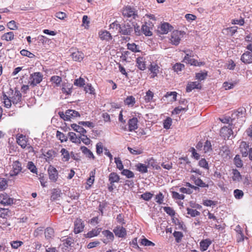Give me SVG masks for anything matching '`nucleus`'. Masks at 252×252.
Returning <instances> with one entry per match:
<instances>
[{
  "label": "nucleus",
  "instance_id": "obj_57",
  "mask_svg": "<svg viewBox=\"0 0 252 252\" xmlns=\"http://www.w3.org/2000/svg\"><path fill=\"white\" fill-rule=\"evenodd\" d=\"M20 53L22 56L28 57L30 58H33L35 57V55L33 54L25 49L22 50L20 51Z\"/></svg>",
  "mask_w": 252,
  "mask_h": 252
},
{
  "label": "nucleus",
  "instance_id": "obj_3",
  "mask_svg": "<svg viewBox=\"0 0 252 252\" xmlns=\"http://www.w3.org/2000/svg\"><path fill=\"white\" fill-rule=\"evenodd\" d=\"M22 163L19 160L14 161L12 164V169L10 171V177H14L19 175L22 170Z\"/></svg>",
  "mask_w": 252,
  "mask_h": 252
},
{
  "label": "nucleus",
  "instance_id": "obj_17",
  "mask_svg": "<svg viewBox=\"0 0 252 252\" xmlns=\"http://www.w3.org/2000/svg\"><path fill=\"white\" fill-rule=\"evenodd\" d=\"M7 94L8 95H7L5 93L3 92L1 98L3 100V103L4 104V107L7 108H9L11 106L12 102L11 100V98L10 97V94L8 92H7Z\"/></svg>",
  "mask_w": 252,
  "mask_h": 252
},
{
  "label": "nucleus",
  "instance_id": "obj_13",
  "mask_svg": "<svg viewBox=\"0 0 252 252\" xmlns=\"http://www.w3.org/2000/svg\"><path fill=\"white\" fill-rule=\"evenodd\" d=\"M232 134L233 131L232 129L227 126H223L220 130V135L224 139H229Z\"/></svg>",
  "mask_w": 252,
  "mask_h": 252
},
{
  "label": "nucleus",
  "instance_id": "obj_21",
  "mask_svg": "<svg viewBox=\"0 0 252 252\" xmlns=\"http://www.w3.org/2000/svg\"><path fill=\"white\" fill-rule=\"evenodd\" d=\"M201 84L198 82H189L187 85L186 92L189 93L194 89H201Z\"/></svg>",
  "mask_w": 252,
  "mask_h": 252
},
{
  "label": "nucleus",
  "instance_id": "obj_44",
  "mask_svg": "<svg viewBox=\"0 0 252 252\" xmlns=\"http://www.w3.org/2000/svg\"><path fill=\"white\" fill-rule=\"evenodd\" d=\"M136 167L138 171L144 173L148 172V166L141 163H139L136 165Z\"/></svg>",
  "mask_w": 252,
  "mask_h": 252
},
{
  "label": "nucleus",
  "instance_id": "obj_11",
  "mask_svg": "<svg viewBox=\"0 0 252 252\" xmlns=\"http://www.w3.org/2000/svg\"><path fill=\"white\" fill-rule=\"evenodd\" d=\"M133 28L128 23L121 25L119 32L123 35H129L132 32Z\"/></svg>",
  "mask_w": 252,
  "mask_h": 252
},
{
  "label": "nucleus",
  "instance_id": "obj_34",
  "mask_svg": "<svg viewBox=\"0 0 252 252\" xmlns=\"http://www.w3.org/2000/svg\"><path fill=\"white\" fill-rule=\"evenodd\" d=\"M71 126L74 131L79 133L81 136L84 134H86L87 132L86 130L83 127L76 124H71Z\"/></svg>",
  "mask_w": 252,
  "mask_h": 252
},
{
  "label": "nucleus",
  "instance_id": "obj_19",
  "mask_svg": "<svg viewBox=\"0 0 252 252\" xmlns=\"http://www.w3.org/2000/svg\"><path fill=\"white\" fill-rule=\"evenodd\" d=\"M240 59L245 64H250L252 63V54L249 51H246L242 55Z\"/></svg>",
  "mask_w": 252,
  "mask_h": 252
},
{
  "label": "nucleus",
  "instance_id": "obj_28",
  "mask_svg": "<svg viewBox=\"0 0 252 252\" xmlns=\"http://www.w3.org/2000/svg\"><path fill=\"white\" fill-rule=\"evenodd\" d=\"M101 231V228H95L93 229L91 231H89L87 234H85L86 238H92L95 236H97L99 234Z\"/></svg>",
  "mask_w": 252,
  "mask_h": 252
},
{
  "label": "nucleus",
  "instance_id": "obj_14",
  "mask_svg": "<svg viewBox=\"0 0 252 252\" xmlns=\"http://www.w3.org/2000/svg\"><path fill=\"white\" fill-rule=\"evenodd\" d=\"M181 33L178 31H173L171 35V38L170 39L171 42L175 45H177L179 44L181 40Z\"/></svg>",
  "mask_w": 252,
  "mask_h": 252
},
{
  "label": "nucleus",
  "instance_id": "obj_55",
  "mask_svg": "<svg viewBox=\"0 0 252 252\" xmlns=\"http://www.w3.org/2000/svg\"><path fill=\"white\" fill-rule=\"evenodd\" d=\"M234 195L236 199H240L244 196V192L242 190L236 189L234 190Z\"/></svg>",
  "mask_w": 252,
  "mask_h": 252
},
{
  "label": "nucleus",
  "instance_id": "obj_9",
  "mask_svg": "<svg viewBox=\"0 0 252 252\" xmlns=\"http://www.w3.org/2000/svg\"><path fill=\"white\" fill-rule=\"evenodd\" d=\"M249 143L242 141L239 145V150L243 157H247L248 156L249 152L250 150Z\"/></svg>",
  "mask_w": 252,
  "mask_h": 252
},
{
  "label": "nucleus",
  "instance_id": "obj_24",
  "mask_svg": "<svg viewBox=\"0 0 252 252\" xmlns=\"http://www.w3.org/2000/svg\"><path fill=\"white\" fill-rule=\"evenodd\" d=\"M71 56L72 60L76 62H81L84 58V53L82 52L79 51L73 52L71 54Z\"/></svg>",
  "mask_w": 252,
  "mask_h": 252
},
{
  "label": "nucleus",
  "instance_id": "obj_59",
  "mask_svg": "<svg viewBox=\"0 0 252 252\" xmlns=\"http://www.w3.org/2000/svg\"><path fill=\"white\" fill-rule=\"evenodd\" d=\"M27 168L33 173H37V168L32 161L28 163Z\"/></svg>",
  "mask_w": 252,
  "mask_h": 252
},
{
  "label": "nucleus",
  "instance_id": "obj_35",
  "mask_svg": "<svg viewBox=\"0 0 252 252\" xmlns=\"http://www.w3.org/2000/svg\"><path fill=\"white\" fill-rule=\"evenodd\" d=\"M152 30L153 28L149 26H147V25L146 24L143 25L141 28V30L143 33L146 36H151L152 35Z\"/></svg>",
  "mask_w": 252,
  "mask_h": 252
},
{
  "label": "nucleus",
  "instance_id": "obj_61",
  "mask_svg": "<svg viewBox=\"0 0 252 252\" xmlns=\"http://www.w3.org/2000/svg\"><path fill=\"white\" fill-rule=\"evenodd\" d=\"M7 186L6 180L3 178H0V190H4Z\"/></svg>",
  "mask_w": 252,
  "mask_h": 252
},
{
  "label": "nucleus",
  "instance_id": "obj_54",
  "mask_svg": "<svg viewBox=\"0 0 252 252\" xmlns=\"http://www.w3.org/2000/svg\"><path fill=\"white\" fill-rule=\"evenodd\" d=\"M154 194L150 192H146L140 195V198L145 201H149Z\"/></svg>",
  "mask_w": 252,
  "mask_h": 252
},
{
  "label": "nucleus",
  "instance_id": "obj_36",
  "mask_svg": "<svg viewBox=\"0 0 252 252\" xmlns=\"http://www.w3.org/2000/svg\"><path fill=\"white\" fill-rule=\"evenodd\" d=\"M72 86L68 84H63L62 88V92L63 94H69L72 92Z\"/></svg>",
  "mask_w": 252,
  "mask_h": 252
},
{
  "label": "nucleus",
  "instance_id": "obj_46",
  "mask_svg": "<svg viewBox=\"0 0 252 252\" xmlns=\"http://www.w3.org/2000/svg\"><path fill=\"white\" fill-rule=\"evenodd\" d=\"M10 244L13 249H17L23 244V242L19 240L12 241L10 242Z\"/></svg>",
  "mask_w": 252,
  "mask_h": 252
},
{
  "label": "nucleus",
  "instance_id": "obj_29",
  "mask_svg": "<svg viewBox=\"0 0 252 252\" xmlns=\"http://www.w3.org/2000/svg\"><path fill=\"white\" fill-rule=\"evenodd\" d=\"M109 182L110 184H114L115 183H119L120 180V176L116 172H112L109 175Z\"/></svg>",
  "mask_w": 252,
  "mask_h": 252
},
{
  "label": "nucleus",
  "instance_id": "obj_23",
  "mask_svg": "<svg viewBox=\"0 0 252 252\" xmlns=\"http://www.w3.org/2000/svg\"><path fill=\"white\" fill-rule=\"evenodd\" d=\"M231 178L234 182H240L242 179V177L237 169H233L231 172Z\"/></svg>",
  "mask_w": 252,
  "mask_h": 252
},
{
  "label": "nucleus",
  "instance_id": "obj_2",
  "mask_svg": "<svg viewBox=\"0 0 252 252\" xmlns=\"http://www.w3.org/2000/svg\"><path fill=\"white\" fill-rule=\"evenodd\" d=\"M43 74L40 72L32 73L30 74L28 84L32 87H34L40 83L43 80Z\"/></svg>",
  "mask_w": 252,
  "mask_h": 252
},
{
  "label": "nucleus",
  "instance_id": "obj_27",
  "mask_svg": "<svg viewBox=\"0 0 252 252\" xmlns=\"http://www.w3.org/2000/svg\"><path fill=\"white\" fill-rule=\"evenodd\" d=\"M13 215L12 212L9 209L0 208V217L3 219H7L11 217Z\"/></svg>",
  "mask_w": 252,
  "mask_h": 252
},
{
  "label": "nucleus",
  "instance_id": "obj_60",
  "mask_svg": "<svg viewBox=\"0 0 252 252\" xmlns=\"http://www.w3.org/2000/svg\"><path fill=\"white\" fill-rule=\"evenodd\" d=\"M164 196L163 194L159 192L158 194L156 195L155 200L157 203L158 204L163 203Z\"/></svg>",
  "mask_w": 252,
  "mask_h": 252
},
{
  "label": "nucleus",
  "instance_id": "obj_6",
  "mask_svg": "<svg viewBox=\"0 0 252 252\" xmlns=\"http://www.w3.org/2000/svg\"><path fill=\"white\" fill-rule=\"evenodd\" d=\"M60 115L61 117L63 118L65 121L70 120L71 119H74L80 116V114L78 112L71 109L66 110L65 114L62 113V115L64 116L63 117L61 115V114H60Z\"/></svg>",
  "mask_w": 252,
  "mask_h": 252
},
{
  "label": "nucleus",
  "instance_id": "obj_41",
  "mask_svg": "<svg viewBox=\"0 0 252 252\" xmlns=\"http://www.w3.org/2000/svg\"><path fill=\"white\" fill-rule=\"evenodd\" d=\"M136 102L135 98L132 95L127 96L124 100V103L125 105L133 106Z\"/></svg>",
  "mask_w": 252,
  "mask_h": 252
},
{
  "label": "nucleus",
  "instance_id": "obj_20",
  "mask_svg": "<svg viewBox=\"0 0 252 252\" xmlns=\"http://www.w3.org/2000/svg\"><path fill=\"white\" fill-rule=\"evenodd\" d=\"M138 119L136 117L130 119L128 121V130L133 131L138 128Z\"/></svg>",
  "mask_w": 252,
  "mask_h": 252
},
{
  "label": "nucleus",
  "instance_id": "obj_16",
  "mask_svg": "<svg viewBox=\"0 0 252 252\" xmlns=\"http://www.w3.org/2000/svg\"><path fill=\"white\" fill-rule=\"evenodd\" d=\"M102 233L104 237H105V239L102 240L104 243L107 244L109 242L113 241L114 239V235L113 232H111L109 230H105L102 232Z\"/></svg>",
  "mask_w": 252,
  "mask_h": 252
},
{
  "label": "nucleus",
  "instance_id": "obj_30",
  "mask_svg": "<svg viewBox=\"0 0 252 252\" xmlns=\"http://www.w3.org/2000/svg\"><path fill=\"white\" fill-rule=\"evenodd\" d=\"M191 179L193 181L194 183L195 184V185L201 187V188H204V187H208V185L206 184L205 183H204L200 178H196L194 177V176H192L191 177Z\"/></svg>",
  "mask_w": 252,
  "mask_h": 252
},
{
  "label": "nucleus",
  "instance_id": "obj_49",
  "mask_svg": "<svg viewBox=\"0 0 252 252\" xmlns=\"http://www.w3.org/2000/svg\"><path fill=\"white\" fill-rule=\"evenodd\" d=\"M69 135L70 137V140L73 143H80V136L77 137L76 133L74 132H69Z\"/></svg>",
  "mask_w": 252,
  "mask_h": 252
},
{
  "label": "nucleus",
  "instance_id": "obj_62",
  "mask_svg": "<svg viewBox=\"0 0 252 252\" xmlns=\"http://www.w3.org/2000/svg\"><path fill=\"white\" fill-rule=\"evenodd\" d=\"M140 243L142 245L145 246H154L155 245V243L152 242L151 241H149L146 238H144L141 240Z\"/></svg>",
  "mask_w": 252,
  "mask_h": 252
},
{
  "label": "nucleus",
  "instance_id": "obj_58",
  "mask_svg": "<svg viewBox=\"0 0 252 252\" xmlns=\"http://www.w3.org/2000/svg\"><path fill=\"white\" fill-rule=\"evenodd\" d=\"M173 236L175 238V240L177 243L180 242L183 237V233L180 231H175L173 233Z\"/></svg>",
  "mask_w": 252,
  "mask_h": 252
},
{
  "label": "nucleus",
  "instance_id": "obj_47",
  "mask_svg": "<svg viewBox=\"0 0 252 252\" xmlns=\"http://www.w3.org/2000/svg\"><path fill=\"white\" fill-rule=\"evenodd\" d=\"M127 49L133 52H139L140 50H139V48L138 45H136L135 43H127Z\"/></svg>",
  "mask_w": 252,
  "mask_h": 252
},
{
  "label": "nucleus",
  "instance_id": "obj_32",
  "mask_svg": "<svg viewBox=\"0 0 252 252\" xmlns=\"http://www.w3.org/2000/svg\"><path fill=\"white\" fill-rule=\"evenodd\" d=\"M80 149L82 153L85 154L87 157L94 159L95 157L94 156L93 153L88 148L85 146H81Z\"/></svg>",
  "mask_w": 252,
  "mask_h": 252
},
{
  "label": "nucleus",
  "instance_id": "obj_12",
  "mask_svg": "<svg viewBox=\"0 0 252 252\" xmlns=\"http://www.w3.org/2000/svg\"><path fill=\"white\" fill-rule=\"evenodd\" d=\"M113 231L116 236L119 238L125 237L127 233L126 229L120 225L116 226Z\"/></svg>",
  "mask_w": 252,
  "mask_h": 252
},
{
  "label": "nucleus",
  "instance_id": "obj_40",
  "mask_svg": "<svg viewBox=\"0 0 252 252\" xmlns=\"http://www.w3.org/2000/svg\"><path fill=\"white\" fill-rule=\"evenodd\" d=\"M127 149L130 153L133 155H141L143 153V149L142 148H134L133 149L128 147Z\"/></svg>",
  "mask_w": 252,
  "mask_h": 252
},
{
  "label": "nucleus",
  "instance_id": "obj_22",
  "mask_svg": "<svg viewBox=\"0 0 252 252\" xmlns=\"http://www.w3.org/2000/svg\"><path fill=\"white\" fill-rule=\"evenodd\" d=\"M173 27L168 23H164L158 28V32L161 34H167L171 31Z\"/></svg>",
  "mask_w": 252,
  "mask_h": 252
},
{
  "label": "nucleus",
  "instance_id": "obj_26",
  "mask_svg": "<svg viewBox=\"0 0 252 252\" xmlns=\"http://www.w3.org/2000/svg\"><path fill=\"white\" fill-rule=\"evenodd\" d=\"M212 244V241L209 239H206L200 242V249L201 251H206Z\"/></svg>",
  "mask_w": 252,
  "mask_h": 252
},
{
  "label": "nucleus",
  "instance_id": "obj_53",
  "mask_svg": "<svg viewBox=\"0 0 252 252\" xmlns=\"http://www.w3.org/2000/svg\"><path fill=\"white\" fill-rule=\"evenodd\" d=\"M187 214L190 215V216L192 217H195L196 216H199L200 214V213L199 211H197L196 210H194L192 209L188 208L187 209Z\"/></svg>",
  "mask_w": 252,
  "mask_h": 252
},
{
  "label": "nucleus",
  "instance_id": "obj_10",
  "mask_svg": "<svg viewBox=\"0 0 252 252\" xmlns=\"http://www.w3.org/2000/svg\"><path fill=\"white\" fill-rule=\"evenodd\" d=\"M85 224L82 219L77 218L74 221V232L75 234L79 233L84 230Z\"/></svg>",
  "mask_w": 252,
  "mask_h": 252
},
{
  "label": "nucleus",
  "instance_id": "obj_39",
  "mask_svg": "<svg viewBox=\"0 0 252 252\" xmlns=\"http://www.w3.org/2000/svg\"><path fill=\"white\" fill-rule=\"evenodd\" d=\"M14 34L13 32H6L1 36V39L6 41H10L14 39Z\"/></svg>",
  "mask_w": 252,
  "mask_h": 252
},
{
  "label": "nucleus",
  "instance_id": "obj_63",
  "mask_svg": "<svg viewBox=\"0 0 252 252\" xmlns=\"http://www.w3.org/2000/svg\"><path fill=\"white\" fill-rule=\"evenodd\" d=\"M172 124V119L170 117H167L163 122V127L164 128H170Z\"/></svg>",
  "mask_w": 252,
  "mask_h": 252
},
{
  "label": "nucleus",
  "instance_id": "obj_64",
  "mask_svg": "<svg viewBox=\"0 0 252 252\" xmlns=\"http://www.w3.org/2000/svg\"><path fill=\"white\" fill-rule=\"evenodd\" d=\"M185 65L183 64L180 63H176L173 66V69L174 71L176 72H178L179 71H181L183 68H184Z\"/></svg>",
  "mask_w": 252,
  "mask_h": 252
},
{
  "label": "nucleus",
  "instance_id": "obj_8",
  "mask_svg": "<svg viewBox=\"0 0 252 252\" xmlns=\"http://www.w3.org/2000/svg\"><path fill=\"white\" fill-rule=\"evenodd\" d=\"M49 179L53 182H56L58 179V172L57 169L52 165H50L48 169Z\"/></svg>",
  "mask_w": 252,
  "mask_h": 252
},
{
  "label": "nucleus",
  "instance_id": "obj_52",
  "mask_svg": "<svg viewBox=\"0 0 252 252\" xmlns=\"http://www.w3.org/2000/svg\"><path fill=\"white\" fill-rule=\"evenodd\" d=\"M50 81L56 84L57 86H59L62 81V79L59 76H53L51 77Z\"/></svg>",
  "mask_w": 252,
  "mask_h": 252
},
{
  "label": "nucleus",
  "instance_id": "obj_50",
  "mask_svg": "<svg viewBox=\"0 0 252 252\" xmlns=\"http://www.w3.org/2000/svg\"><path fill=\"white\" fill-rule=\"evenodd\" d=\"M84 91L86 93H88L91 94H95V90L90 84H87L84 87Z\"/></svg>",
  "mask_w": 252,
  "mask_h": 252
},
{
  "label": "nucleus",
  "instance_id": "obj_18",
  "mask_svg": "<svg viewBox=\"0 0 252 252\" xmlns=\"http://www.w3.org/2000/svg\"><path fill=\"white\" fill-rule=\"evenodd\" d=\"M146 59L143 57H139L136 59V65L140 70H144L146 68Z\"/></svg>",
  "mask_w": 252,
  "mask_h": 252
},
{
  "label": "nucleus",
  "instance_id": "obj_42",
  "mask_svg": "<svg viewBox=\"0 0 252 252\" xmlns=\"http://www.w3.org/2000/svg\"><path fill=\"white\" fill-rule=\"evenodd\" d=\"M44 234L47 239H52L54 235V229L51 227H47L45 230Z\"/></svg>",
  "mask_w": 252,
  "mask_h": 252
},
{
  "label": "nucleus",
  "instance_id": "obj_33",
  "mask_svg": "<svg viewBox=\"0 0 252 252\" xmlns=\"http://www.w3.org/2000/svg\"><path fill=\"white\" fill-rule=\"evenodd\" d=\"M62 194L61 190L59 189H54L52 192L51 199L56 200L58 199Z\"/></svg>",
  "mask_w": 252,
  "mask_h": 252
},
{
  "label": "nucleus",
  "instance_id": "obj_38",
  "mask_svg": "<svg viewBox=\"0 0 252 252\" xmlns=\"http://www.w3.org/2000/svg\"><path fill=\"white\" fill-rule=\"evenodd\" d=\"M154 96V93L151 90H148L146 93V94L144 97L145 102L149 103L152 101Z\"/></svg>",
  "mask_w": 252,
  "mask_h": 252
},
{
  "label": "nucleus",
  "instance_id": "obj_4",
  "mask_svg": "<svg viewBox=\"0 0 252 252\" xmlns=\"http://www.w3.org/2000/svg\"><path fill=\"white\" fill-rule=\"evenodd\" d=\"M14 203V198L10 197L8 194L5 192L0 194V204L4 205H11Z\"/></svg>",
  "mask_w": 252,
  "mask_h": 252
},
{
  "label": "nucleus",
  "instance_id": "obj_25",
  "mask_svg": "<svg viewBox=\"0 0 252 252\" xmlns=\"http://www.w3.org/2000/svg\"><path fill=\"white\" fill-rule=\"evenodd\" d=\"M28 140L26 137L22 134L19 135L17 138V143L21 148L24 149L27 146Z\"/></svg>",
  "mask_w": 252,
  "mask_h": 252
},
{
  "label": "nucleus",
  "instance_id": "obj_31",
  "mask_svg": "<svg viewBox=\"0 0 252 252\" xmlns=\"http://www.w3.org/2000/svg\"><path fill=\"white\" fill-rule=\"evenodd\" d=\"M99 36L101 39L109 41L112 39V37L110 33L107 31H101L99 32Z\"/></svg>",
  "mask_w": 252,
  "mask_h": 252
},
{
  "label": "nucleus",
  "instance_id": "obj_15",
  "mask_svg": "<svg viewBox=\"0 0 252 252\" xmlns=\"http://www.w3.org/2000/svg\"><path fill=\"white\" fill-rule=\"evenodd\" d=\"M42 155L46 161L49 162L56 157L57 153L55 150L50 149L48 150L47 152L42 153Z\"/></svg>",
  "mask_w": 252,
  "mask_h": 252
},
{
  "label": "nucleus",
  "instance_id": "obj_45",
  "mask_svg": "<svg viewBox=\"0 0 252 252\" xmlns=\"http://www.w3.org/2000/svg\"><path fill=\"white\" fill-rule=\"evenodd\" d=\"M207 76V71L196 73L195 78L196 79L202 81L206 79Z\"/></svg>",
  "mask_w": 252,
  "mask_h": 252
},
{
  "label": "nucleus",
  "instance_id": "obj_43",
  "mask_svg": "<svg viewBox=\"0 0 252 252\" xmlns=\"http://www.w3.org/2000/svg\"><path fill=\"white\" fill-rule=\"evenodd\" d=\"M61 153L62 156V160L63 161H68L70 159V155L68 151L64 149H62Z\"/></svg>",
  "mask_w": 252,
  "mask_h": 252
},
{
  "label": "nucleus",
  "instance_id": "obj_51",
  "mask_svg": "<svg viewBox=\"0 0 252 252\" xmlns=\"http://www.w3.org/2000/svg\"><path fill=\"white\" fill-rule=\"evenodd\" d=\"M234 162L236 167L238 168L243 166V162L239 155H236L234 158Z\"/></svg>",
  "mask_w": 252,
  "mask_h": 252
},
{
  "label": "nucleus",
  "instance_id": "obj_37",
  "mask_svg": "<svg viewBox=\"0 0 252 252\" xmlns=\"http://www.w3.org/2000/svg\"><path fill=\"white\" fill-rule=\"evenodd\" d=\"M96 169H94L90 173V177L87 179V184L89 186V188L91 187L93 184L94 181Z\"/></svg>",
  "mask_w": 252,
  "mask_h": 252
},
{
  "label": "nucleus",
  "instance_id": "obj_48",
  "mask_svg": "<svg viewBox=\"0 0 252 252\" xmlns=\"http://www.w3.org/2000/svg\"><path fill=\"white\" fill-rule=\"evenodd\" d=\"M121 174L127 178H132L134 176V173L131 171L126 169H123Z\"/></svg>",
  "mask_w": 252,
  "mask_h": 252
},
{
  "label": "nucleus",
  "instance_id": "obj_1",
  "mask_svg": "<svg viewBox=\"0 0 252 252\" xmlns=\"http://www.w3.org/2000/svg\"><path fill=\"white\" fill-rule=\"evenodd\" d=\"M122 15L124 17L133 19L138 17V12L136 9L129 5L125 6L123 7L122 11Z\"/></svg>",
  "mask_w": 252,
  "mask_h": 252
},
{
  "label": "nucleus",
  "instance_id": "obj_56",
  "mask_svg": "<svg viewBox=\"0 0 252 252\" xmlns=\"http://www.w3.org/2000/svg\"><path fill=\"white\" fill-rule=\"evenodd\" d=\"M85 80L83 78L80 77L75 80L74 85L79 87H82L85 85Z\"/></svg>",
  "mask_w": 252,
  "mask_h": 252
},
{
  "label": "nucleus",
  "instance_id": "obj_7",
  "mask_svg": "<svg viewBox=\"0 0 252 252\" xmlns=\"http://www.w3.org/2000/svg\"><path fill=\"white\" fill-rule=\"evenodd\" d=\"M148 68L151 74L150 77L151 78H154L157 77L158 74L159 72L160 66L157 63L153 62L151 63Z\"/></svg>",
  "mask_w": 252,
  "mask_h": 252
},
{
  "label": "nucleus",
  "instance_id": "obj_5",
  "mask_svg": "<svg viewBox=\"0 0 252 252\" xmlns=\"http://www.w3.org/2000/svg\"><path fill=\"white\" fill-rule=\"evenodd\" d=\"M9 93L10 94V97L11 98V100L14 104H16L21 101L22 95L19 91L16 90L14 92L11 89H10Z\"/></svg>",
  "mask_w": 252,
  "mask_h": 252
}]
</instances>
